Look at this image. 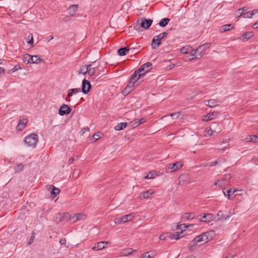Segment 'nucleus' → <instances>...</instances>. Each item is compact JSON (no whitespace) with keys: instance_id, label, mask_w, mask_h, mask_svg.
<instances>
[{"instance_id":"nucleus-1","label":"nucleus","mask_w":258,"mask_h":258,"mask_svg":"<svg viewBox=\"0 0 258 258\" xmlns=\"http://www.w3.org/2000/svg\"><path fill=\"white\" fill-rule=\"evenodd\" d=\"M211 45V43L207 42L200 45L196 49L192 50L191 51L192 55L195 56V57H192L191 59L195 58H201L204 55L205 51L208 49Z\"/></svg>"},{"instance_id":"nucleus-2","label":"nucleus","mask_w":258,"mask_h":258,"mask_svg":"<svg viewBox=\"0 0 258 258\" xmlns=\"http://www.w3.org/2000/svg\"><path fill=\"white\" fill-rule=\"evenodd\" d=\"M24 141L28 147L35 148L38 142V137L36 134H31L26 137Z\"/></svg>"},{"instance_id":"nucleus-3","label":"nucleus","mask_w":258,"mask_h":258,"mask_svg":"<svg viewBox=\"0 0 258 258\" xmlns=\"http://www.w3.org/2000/svg\"><path fill=\"white\" fill-rule=\"evenodd\" d=\"M214 235V231H210L195 237L196 240L199 242L206 243L213 238Z\"/></svg>"},{"instance_id":"nucleus-4","label":"nucleus","mask_w":258,"mask_h":258,"mask_svg":"<svg viewBox=\"0 0 258 258\" xmlns=\"http://www.w3.org/2000/svg\"><path fill=\"white\" fill-rule=\"evenodd\" d=\"M134 214L131 213L122 216L121 217H116L114 219V222L116 224H120L132 221L134 218Z\"/></svg>"},{"instance_id":"nucleus-5","label":"nucleus","mask_w":258,"mask_h":258,"mask_svg":"<svg viewBox=\"0 0 258 258\" xmlns=\"http://www.w3.org/2000/svg\"><path fill=\"white\" fill-rule=\"evenodd\" d=\"M152 66V63L151 62H148L141 66L137 71L139 73L144 75L146 73L150 71Z\"/></svg>"},{"instance_id":"nucleus-6","label":"nucleus","mask_w":258,"mask_h":258,"mask_svg":"<svg viewBox=\"0 0 258 258\" xmlns=\"http://www.w3.org/2000/svg\"><path fill=\"white\" fill-rule=\"evenodd\" d=\"M182 166V164L180 162H177L176 163L169 164L167 167L166 170L167 172H172L180 168Z\"/></svg>"},{"instance_id":"nucleus-7","label":"nucleus","mask_w":258,"mask_h":258,"mask_svg":"<svg viewBox=\"0 0 258 258\" xmlns=\"http://www.w3.org/2000/svg\"><path fill=\"white\" fill-rule=\"evenodd\" d=\"M82 92L85 94H87L90 91L91 85L90 84V83L89 81L84 79L82 81Z\"/></svg>"},{"instance_id":"nucleus-8","label":"nucleus","mask_w":258,"mask_h":258,"mask_svg":"<svg viewBox=\"0 0 258 258\" xmlns=\"http://www.w3.org/2000/svg\"><path fill=\"white\" fill-rule=\"evenodd\" d=\"M71 111V109L68 105L63 104L60 106L58 110V113L60 115H64L70 113Z\"/></svg>"},{"instance_id":"nucleus-9","label":"nucleus","mask_w":258,"mask_h":258,"mask_svg":"<svg viewBox=\"0 0 258 258\" xmlns=\"http://www.w3.org/2000/svg\"><path fill=\"white\" fill-rule=\"evenodd\" d=\"M141 23L140 26L144 29L147 30L151 26L152 24L153 21L151 19H147L143 18L141 19Z\"/></svg>"},{"instance_id":"nucleus-10","label":"nucleus","mask_w":258,"mask_h":258,"mask_svg":"<svg viewBox=\"0 0 258 258\" xmlns=\"http://www.w3.org/2000/svg\"><path fill=\"white\" fill-rule=\"evenodd\" d=\"M146 121L145 118H141L140 119H135L130 123V125L133 128H135L139 125L142 124Z\"/></svg>"},{"instance_id":"nucleus-11","label":"nucleus","mask_w":258,"mask_h":258,"mask_svg":"<svg viewBox=\"0 0 258 258\" xmlns=\"http://www.w3.org/2000/svg\"><path fill=\"white\" fill-rule=\"evenodd\" d=\"M221 101L217 99H210L205 101V104L209 107H214L219 105Z\"/></svg>"},{"instance_id":"nucleus-12","label":"nucleus","mask_w":258,"mask_h":258,"mask_svg":"<svg viewBox=\"0 0 258 258\" xmlns=\"http://www.w3.org/2000/svg\"><path fill=\"white\" fill-rule=\"evenodd\" d=\"M135 49V48H128L127 47H123L120 48L117 50V54L119 56H124L125 55L127 52L130 50L132 51V53H134V50Z\"/></svg>"},{"instance_id":"nucleus-13","label":"nucleus","mask_w":258,"mask_h":258,"mask_svg":"<svg viewBox=\"0 0 258 258\" xmlns=\"http://www.w3.org/2000/svg\"><path fill=\"white\" fill-rule=\"evenodd\" d=\"M195 217V214L193 212L185 213L181 217L182 221H186L193 219Z\"/></svg>"},{"instance_id":"nucleus-14","label":"nucleus","mask_w":258,"mask_h":258,"mask_svg":"<svg viewBox=\"0 0 258 258\" xmlns=\"http://www.w3.org/2000/svg\"><path fill=\"white\" fill-rule=\"evenodd\" d=\"M161 45V40L157 36V35L155 36L152 40L151 45L153 49H156L158 47Z\"/></svg>"},{"instance_id":"nucleus-15","label":"nucleus","mask_w":258,"mask_h":258,"mask_svg":"<svg viewBox=\"0 0 258 258\" xmlns=\"http://www.w3.org/2000/svg\"><path fill=\"white\" fill-rule=\"evenodd\" d=\"M30 60V63H40L43 62V59L40 58L38 55H31L29 58Z\"/></svg>"},{"instance_id":"nucleus-16","label":"nucleus","mask_w":258,"mask_h":258,"mask_svg":"<svg viewBox=\"0 0 258 258\" xmlns=\"http://www.w3.org/2000/svg\"><path fill=\"white\" fill-rule=\"evenodd\" d=\"M142 76L143 75L139 73L137 70L132 75L130 80L131 81V82L135 83L140 78V77Z\"/></svg>"},{"instance_id":"nucleus-17","label":"nucleus","mask_w":258,"mask_h":258,"mask_svg":"<svg viewBox=\"0 0 258 258\" xmlns=\"http://www.w3.org/2000/svg\"><path fill=\"white\" fill-rule=\"evenodd\" d=\"M135 83L131 82V81L129 80V82L126 87L124 89L123 92V93L128 94L134 90Z\"/></svg>"},{"instance_id":"nucleus-18","label":"nucleus","mask_w":258,"mask_h":258,"mask_svg":"<svg viewBox=\"0 0 258 258\" xmlns=\"http://www.w3.org/2000/svg\"><path fill=\"white\" fill-rule=\"evenodd\" d=\"M78 5H73L71 6L68 9L69 14L71 17H74L78 9Z\"/></svg>"},{"instance_id":"nucleus-19","label":"nucleus","mask_w":258,"mask_h":258,"mask_svg":"<svg viewBox=\"0 0 258 258\" xmlns=\"http://www.w3.org/2000/svg\"><path fill=\"white\" fill-rule=\"evenodd\" d=\"M68 215V214L57 213V214L55 215V219H54L55 222L56 223H59V222H61L63 221L64 220V217L66 216H67Z\"/></svg>"},{"instance_id":"nucleus-20","label":"nucleus","mask_w":258,"mask_h":258,"mask_svg":"<svg viewBox=\"0 0 258 258\" xmlns=\"http://www.w3.org/2000/svg\"><path fill=\"white\" fill-rule=\"evenodd\" d=\"M233 28L232 24H226L221 26L219 28V31L221 33H224L226 31L231 30Z\"/></svg>"},{"instance_id":"nucleus-21","label":"nucleus","mask_w":258,"mask_h":258,"mask_svg":"<svg viewBox=\"0 0 258 258\" xmlns=\"http://www.w3.org/2000/svg\"><path fill=\"white\" fill-rule=\"evenodd\" d=\"M253 36V34L251 32H246L244 33H243L241 37L240 38V40H241L242 41H245L250 38H251Z\"/></svg>"},{"instance_id":"nucleus-22","label":"nucleus","mask_w":258,"mask_h":258,"mask_svg":"<svg viewBox=\"0 0 258 258\" xmlns=\"http://www.w3.org/2000/svg\"><path fill=\"white\" fill-rule=\"evenodd\" d=\"M214 215L211 213L205 214L203 217L204 222H210L213 220Z\"/></svg>"},{"instance_id":"nucleus-23","label":"nucleus","mask_w":258,"mask_h":258,"mask_svg":"<svg viewBox=\"0 0 258 258\" xmlns=\"http://www.w3.org/2000/svg\"><path fill=\"white\" fill-rule=\"evenodd\" d=\"M81 92L80 88H74L70 89L68 91L67 97H70L73 96V94H77Z\"/></svg>"},{"instance_id":"nucleus-24","label":"nucleus","mask_w":258,"mask_h":258,"mask_svg":"<svg viewBox=\"0 0 258 258\" xmlns=\"http://www.w3.org/2000/svg\"><path fill=\"white\" fill-rule=\"evenodd\" d=\"M127 123L126 122H120L118 123L115 126L114 129L116 131H119L127 126Z\"/></svg>"},{"instance_id":"nucleus-25","label":"nucleus","mask_w":258,"mask_h":258,"mask_svg":"<svg viewBox=\"0 0 258 258\" xmlns=\"http://www.w3.org/2000/svg\"><path fill=\"white\" fill-rule=\"evenodd\" d=\"M219 124L217 122H212L210 125V127L212 130H213L215 133H218L221 132V128L219 127L217 129V127H219Z\"/></svg>"},{"instance_id":"nucleus-26","label":"nucleus","mask_w":258,"mask_h":258,"mask_svg":"<svg viewBox=\"0 0 258 258\" xmlns=\"http://www.w3.org/2000/svg\"><path fill=\"white\" fill-rule=\"evenodd\" d=\"M109 243V242L108 241H105H105H100V242H99L96 243L95 245H96L97 250H101V249L105 248V245Z\"/></svg>"},{"instance_id":"nucleus-27","label":"nucleus","mask_w":258,"mask_h":258,"mask_svg":"<svg viewBox=\"0 0 258 258\" xmlns=\"http://www.w3.org/2000/svg\"><path fill=\"white\" fill-rule=\"evenodd\" d=\"M88 67H89V65H84L82 66L79 71L78 72V74H82L83 75L86 74L87 73H88Z\"/></svg>"},{"instance_id":"nucleus-28","label":"nucleus","mask_w":258,"mask_h":258,"mask_svg":"<svg viewBox=\"0 0 258 258\" xmlns=\"http://www.w3.org/2000/svg\"><path fill=\"white\" fill-rule=\"evenodd\" d=\"M154 191L153 190H149L146 191H144L142 192V195L144 198L145 199H148L151 196H152L153 194H154Z\"/></svg>"},{"instance_id":"nucleus-29","label":"nucleus","mask_w":258,"mask_h":258,"mask_svg":"<svg viewBox=\"0 0 258 258\" xmlns=\"http://www.w3.org/2000/svg\"><path fill=\"white\" fill-rule=\"evenodd\" d=\"M86 216L83 213L76 214L73 216V219H75V221L85 219Z\"/></svg>"},{"instance_id":"nucleus-30","label":"nucleus","mask_w":258,"mask_h":258,"mask_svg":"<svg viewBox=\"0 0 258 258\" xmlns=\"http://www.w3.org/2000/svg\"><path fill=\"white\" fill-rule=\"evenodd\" d=\"M169 21L170 19L168 18H163L159 23V25L160 27H164L168 24Z\"/></svg>"},{"instance_id":"nucleus-31","label":"nucleus","mask_w":258,"mask_h":258,"mask_svg":"<svg viewBox=\"0 0 258 258\" xmlns=\"http://www.w3.org/2000/svg\"><path fill=\"white\" fill-rule=\"evenodd\" d=\"M52 189L50 191V193L52 195V196H53L54 197H56L57 195L59 194L60 192V190L59 188H56L55 187L51 186Z\"/></svg>"},{"instance_id":"nucleus-32","label":"nucleus","mask_w":258,"mask_h":258,"mask_svg":"<svg viewBox=\"0 0 258 258\" xmlns=\"http://www.w3.org/2000/svg\"><path fill=\"white\" fill-rule=\"evenodd\" d=\"M217 115V113H215V112H211V113H209L208 114H207L205 117L206 119L207 120H212L214 118H215L216 117Z\"/></svg>"},{"instance_id":"nucleus-33","label":"nucleus","mask_w":258,"mask_h":258,"mask_svg":"<svg viewBox=\"0 0 258 258\" xmlns=\"http://www.w3.org/2000/svg\"><path fill=\"white\" fill-rule=\"evenodd\" d=\"M235 191V190L233 191L231 189H228L226 191L223 190L224 196L227 197L228 199H230L231 196L233 195Z\"/></svg>"},{"instance_id":"nucleus-34","label":"nucleus","mask_w":258,"mask_h":258,"mask_svg":"<svg viewBox=\"0 0 258 258\" xmlns=\"http://www.w3.org/2000/svg\"><path fill=\"white\" fill-rule=\"evenodd\" d=\"M22 68L20 66V64H17L14 67V68L9 71H8V74H11L12 73H14L18 70H21Z\"/></svg>"},{"instance_id":"nucleus-35","label":"nucleus","mask_w":258,"mask_h":258,"mask_svg":"<svg viewBox=\"0 0 258 258\" xmlns=\"http://www.w3.org/2000/svg\"><path fill=\"white\" fill-rule=\"evenodd\" d=\"M133 252V250L132 248H128V249H124L122 251V253L123 255L126 256V255H131V254H132Z\"/></svg>"},{"instance_id":"nucleus-36","label":"nucleus","mask_w":258,"mask_h":258,"mask_svg":"<svg viewBox=\"0 0 258 258\" xmlns=\"http://www.w3.org/2000/svg\"><path fill=\"white\" fill-rule=\"evenodd\" d=\"M182 230H181V231H180V232H179V231L176 232L175 233H174L173 234V235L171 236V238L173 239H176V240L178 239L180 237V235L182 233Z\"/></svg>"},{"instance_id":"nucleus-37","label":"nucleus","mask_w":258,"mask_h":258,"mask_svg":"<svg viewBox=\"0 0 258 258\" xmlns=\"http://www.w3.org/2000/svg\"><path fill=\"white\" fill-rule=\"evenodd\" d=\"M31 55L28 53L25 54L23 58V60L26 63H30V60L29 59Z\"/></svg>"},{"instance_id":"nucleus-38","label":"nucleus","mask_w":258,"mask_h":258,"mask_svg":"<svg viewBox=\"0 0 258 258\" xmlns=\"http://www.w3.org/2000/svg\"><path fill=\"white\" fill-rule=\"evenodd\" d=\"M89 67H88V74L90 76H92L93 75L96 71L95 68H91V64H89Z\"/></svg>"},{"instance_id":"nucleus-39","label":"nucleus","mask_w":258,"mask_h":258,"mask_svg":"<svg viewBox=\"0 0 258 258\" xmlns=\"http://www.w3.org/2000/svg\"><path fill=\"white\" fill-rule=\"evenodd\" d=\"M243 16L244 18H251L253 15H252L251 12H248L243 13Z\"/></svg>"},{"instance_id":"nucleus-40","label":"nucleus","mask_w":258,"mask_h":258,"mask_svg":"<svg viewBox=\"0 0 258 258\" xmlns=\"http://www.w3.org/2000/svg\"><path fill=\"white\" fill-rule=\"evenodd\" d=\"M199 242L196 240V238H195L189 244V248H191L192 247L195 246L197 245Z\"/></svg>"},{"instance_id":"nucleus-41","label":"nucleus","mask_w":258,"mask_h":258,"mask_svg":"<svg viewBox=\"0 0 258 258\" xmlns=\"http://www.w3.org/2000/svg\"><path fill=\"white\" fill-rule=\"evenodd\" d=\"M167 35H168V33L166 32H164L161 33L160 34L158 35L157 36L159 37L160 39L161 40L162 39L165 38Z\"/></svg>"},{"instance_id":"nucleus-42","label":"nucleus","mask_w":258,"mask_h":258,"mask_svg":"<svg viewBox=\"0 0 258 258\" xmlns=\"http://www.w3.org/2000/svg\"><path fill=\"white\" fill-rule=\"evenodd\" d=\"M179 226L183 227V230H185L186 229H187L188 227H192L194 226V224H182L179 225Z\"/></svg>"},{"instance_id":"nucleus-43","label":"nucleus","mask_w":258,"mask_h":258,"mask_svg":"<svg viewBox=\"0 0 258 258\" xmlns=\"http://www.w3.org/2000/svg\"><path fill=\"white\" fill-rule=\"evenodd\" d=\"M231 178V176L230 174H226L223 176V178L221 180L228 181Z\"/></svg>"},{"instance_id":"nucleus-44","label":"nucleus","mask_w":258,"mask_h":258,"mask_svg":"<svg viewBox=\"0 0 258 258\" xmlns=\"http://www.w3.org/2000/svg\"><path fill=\"white\" fill-rule=\"evenodd\" d=\"M15 169L16 172H20L23 169V165L22 164H19L16 166Z\"/></svg>"},{"instance_id":"nucleus-45","label":"nucleus","mask_w":258,"mask_h":258,"mask_svg":"<svg viewBox=\"0 0 258 258\" xmlns=\"http://www.w3.org/2000/svg\"><path fill=\"white\" fill-rule=\"evenodd\" d=\"M179 112L172 113L170 114V116L172 117L173 119H176L178 117Z\"/></svg>"},{"instance_id":"nucleus-46","label":"nucleus","mask_w":258,"mask_h":258,"mask_svg":"<svg viewBox=\"0 0 258 258\" xmlns=\"http://www.w3.org/2000/svg\"><path fill=\"white\" fill-rule=\"evenodd\" d=\"M154 178V176L153 175V174L151 172H149V173L147 174V175H146L145 177H144V179H152V178Z\"/></svg>"},{"instance_id":"nucleus-47","label":"nucleus","mask_w":258,"mask_h":258,"mask_svg":"<svg viewBox=\"0 0 258 258\" xmlns=\"http://www.w3.org/2000/svg\"><path fill=\"white\" fill-rule=\"evenodd\" d=\"M19 123H20V125H22V126L25 127L27 123V120L26 119H20Z\"/></svg>"},{"instance_id":"nucleus-48","label":"nucleus","mask_w":258,"mask_h":258,"mask_svg":"<svg viewBox=\"0 0 258 258\" xmlns=\"http://www.w3.org/2000/svg\"><path fill=\"white\" fill-rule=\"evenodd\" d=\"M70 15L69 16H66L65 17H63L61 19V21L64 22H67L70 21Z\"/></svg>"},{"instance_id":"nucleus-49","label":"nucleus","mask_w":258,"mask_h":258,"mask_svg":"<svg viewBox=\"0 0 258 258\" xmlns=\"http://www.w3.org/2000/svg\"><path fill=\"white\" fill-rule=\"evenodd\" d=\"M152 256L148 254V252L144 253L140 258H151Z\"/></svg>"},{"instance_id":"nucleus-50","label":"nucleus","mask_w":258,"mask_h":258,"mask_svg":"<svg viewBox=\"0 0 258 258\" xmlns=\"http://www.w3.org/2000/svg\"><path fill=\"white\" fill-rule=\"evenodd\" d=\"M218 164V161H214V162H211V163H207L206 166H216V165H217Z\"/></svg>"},{"instance_id":"nucleus-51","label":"nucleus","mask_w":258,"mask_h":258,"mask_svg":"<svg viewBox=\"0 0 258 258\" xmlns=\"http://www.w3.org/2000/svg\"><path fill=\"white\" fill-rule=\"evenodd\" d=\"M30 36H31V39L30 40H29L27 43L29 44H32L33 43V35L32 34H30L29 35V36H28V38L30 37Z\"/></svg>"},{"instance_id":"nucleus-52","label":"nucleus","mask_w":258,"mask_h":258,"mask_svg":"<svg viewBox=\"0 0 258 258\" xmlns=\"http://www.w3.org/2000/svg\"><path fill=\"white\" fill-rule=\"evenodd\" d=\"M223 213L222 211H219L217 214V216L219 217V219H221L223 217Z\"/></svg>"},{"instance_id":"nucleus-53","label":"nucleus","mask_w":258,"mask_h":258,"mask_svg":"<svg viewBox=\"0 0 258 258\" xmlns=\"http://www.w3.org/2000/svg\"><path fill=\"white\" fill-rule=\"evenodd\" d=\"M251 138H252V135H249V136H247L245 139H244V140L246 141V142H251Z\"/></svg>"},{"instance_id":"nucleus-54","label":"nucleus","mask_w":258,"mask_h":258,"mask_svg":"<svg viewBox=\"0 0 258 258\" xmlns=\"http://www.w3.org/2000/svg\"><path fill=\"white\" fill-rule=\"evenodd\" d=\"M251 139V142L255 143L257 142V137L256 135H252Z\"/></svg>"},{"instance_id":"nucleus-55","label":"nucleus","mask_w":258,"mask_h":258,"mask_svg":"<svg viewBox=\"0 0 258 258\" xmlns=\"http://www.w3.org/2000/svg\"><path fill=\"white\" fill-rule=\"evenodd\" d=\"M59 243L61 245H63L66 243V240L65 238H61L59 240Z\"/></svg>"},{"instance_id":"nucleus-56","label":"nucleus","mask_w":258,"mask_h":258,"mask_svg":"<svg viewBox=\"0 0 258 258\" xmlns=\"http://www.w3.org/2000/svg\"><path fill=\"white\" fill-rule=\"evenodd\" d=\"M214 133H215V132L213 130H212L211 128H210V129L208 131V134L210 136H211L212 135H213Z\"/></svg>"},{"instance_id":"nucleus-57","label":"nucleus","mask_w":258,"mask_h":258,"mask_svg":"<svg viewBox=\"0 0 258 258\" xmlns=\"http://www.w3.org/2000/svg\"><path fill=\"white\" fill-rule=\"evenodd\" d=\"M230 217H231V215H224L223 217H222L221 219L224 220H226L229 219Z\"/></svg>"},{"instance_id":"nucleus-58","label":"nucleus","mask_w":258,"mask_h":258,"mask_svg":"<svg viewBox=\"0 0 258 258\" xmlns=\"http://www.w3.org/2000/svg\"><path fill=\"white\" fill-rule=\"evenodd\" d=\"M24 127H25L24 126H22V125H20V123H19L18 124L17 127L18 130H19L20 131H22L24 128Z\"/></svg>"},{"instance_id":"nucleus-59","label":"nucleus","mask_w":258,"mask_h":258,"mask_svg":"<svg viewBox=\"0 0 258 258\" xmlns=\"http://www.w3.org/2000/svg\"><path fill=\"white\" fill-rule=\"evenodd\" d=\"M92 138L95 140L94 141H97L99 138V136L96 134H94L93 135Z\"/></svg>"},{"instance_id":"nucleus-60","label":"nucleus","mask_w":258,"mask_h":258,"mask_svg":"<svg viewBox=\"0 0 258 258\" xmlns=\"http://www.w3.org/2000/svg\"><path fill=\"white\" fill-rule=\"evenodd\" d=\"M247 10H248V8H247V7H243V8H241V9H239L238 10V12H241V11L242 12H245V11H247Z\"/></svg>"},{"instance_id":"nucleus-61","label":"nucleus","mask_w":258,"mask_h":258,"mask_svg":"<svg viewBox=\"0 0 258 258\" xmlns=\"http://www.w3.org/2000/svg\"><path fill=\"white\" fill-rule=\"evenodd\" d=\"M252 28L253 29L258 28V21L253 24Z\"/></svg>"},{"instance_id":"nucleus-62","label":"nucleus","mask_w":258,"mask_h":258,"mask_svg":"<svg viewBox=\"0 0 258 258\" xmlns=\"http://www.w3.org/2000/svg\"><path fill=\"white\" fill-rule=\"evenodd\" d=\"M74 160H75V159H74V157H72V158H71L69 160V161H68V163H69V164H71L73 162V161H74Z\"/></svg>"},{"instance_id":"nucleus-63","label":"nucleus","mask_w":258,"mask_h":258,"mask_svg":"<svg viewBox=\"0 0 258 258\" xmlns=\"http://www.w3.org/2000/svg\"><path fill=\"white\" fill-rule=\"evenodd\" d=\"M166 238V236L164 234H161L160 235V237H159V239L160 240H164Z\"/></svg>"},{"instance_id":"nucleus-64","label":"nucleus","mask_w":258,"mask_h":258,"mask_svg":"<svg viewBox=\"0 0 258 258\" xmlns=\"http://www.w3.org/2000/svg\"><path fill=\"white\" fill-rule=\"evenodd\" d=\"M251 13H252V15H255L256 13H258V9H255V10H253L252 11H251Z\"/></svg>"}]
</instances>
